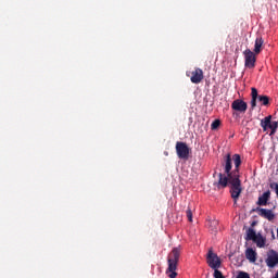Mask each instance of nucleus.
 <instances>
[{
    "instance_id": "2eb2a0df",
    "label": "nucleus",
    "mask_w": 278,
    "mask_h": 278,
    "mask_svg": "<svg viewBox=\"0 0 278 278\" xmlns=\"http://www.w3.org/2000/svg\"><path fill=\"white\" fill-rule=\"evenodd\" d=\"M261 125L263 129H266L267 127L270 126V116L265 117L262 122Z\"/></svg>"
},
{
    "instance_id": "9d476101",
    "label": "nucleus",
    "mask_w": 278,
    "mask_h": 278,
    "mask_svg": "<svg viewBox=\"0 0 278 278\" xmlns=\"http://www.w3.org/2000/svg\"><path fill=\"white\" fill-rule=\"evenodd\" d=\"M258 215L262 216V218H266L267 220H275V213L273 210L268 208H257Z\"/></svg>"
},
{
    "instance_id": "1a4fd4ad",
    "label": "nucleus",
    "mask_w": 278,
    "mask_h": 278,
    "mask_svg": "<svg viewBox=\"0 0 278 278\" xmlns=\"http://www.w3.org/2000/svg\"><path fill=\"white\" fill-rule=\"evenodd\" d=\"M191 83L192 84H201V81H203V70L201 68H195L192 73H191Z\"/></svg>"
},
{
    "instance_id": "412c9836",
    "label": "nucleus",
    "mask_w": 278,
    "mask_h": 278,
    "mask_svg": "<svg viewBox=\"0 0 278 278\" xmlns=\"http://www.w3.org/2000/svg\"><path fill=\"white\" fill-rule=\"evenodd\" d=\"M187 218H188L189 223H192V211L190 208L187 210Z\"/></svg>"
},
{
    "instance_id": "4be33fe9",
    "label": "nucleus",
    "mask_w": 278,
    "mask_h": 278,
    "mask_svg": "<svg viewBox=\"0 0 278 278\" xmlns=\"http://www.w3.org/2000/svg\"><path fill=\"white\" fill-rule=\"evenodd\" d=\"M257 105V98H252L251 100V108L252 110Z\"/></svg>"
},
{
    "instance_id": "ddd939ff",
    "label": "nucleus",
    "mask_w": 278,
    "mask_h": 278,
    "mask_svg": "<svg viewBox=\"0 0 278 278\" xmlns=\"http://www.w3.org/2000/svg\"><path fill=\"white\" fill-rule=\"evenodd\" d=\"M262 47H264V39H262V37H257L254 43V53H256V55L262 53Z\"/></svg>"
},
{
    "instance_id": "4468645a",
    "label": "nucleus",
    "mask_w": 278,
    "mask_h": 278,
    "mask_svg": "<svg viewBox=\"0 0 278 278\" xmlns=\"http://www.w3.org/2000/svg\"><path fill=\"white\" fill-rule=\"evenodd\" d=\"M210 225V229L211 231H213V233H216V231H218V220L213 219L211 222H208Z\"/></svg>"
},
{
    "instance_id": "f8f14e48",
    "label": "nucleus",
    "mask_w": 278,
    "mask_h": 278,
    "mask_svg": "<svg viewBox=\"0 0 278 278\" xmlns=\"http://www.w3.org/2000/svg\"><path fill=\"white\" fill-rule=\"evenodd\" d=\"M268 201H270V191H266L258 197L257 205H268Z\"/></svg>"
},
{
    "instance_id": "a211bd4d",
    "label": "nucleus",
    "mask_w": 278,
    "mask_h": 278,
    "mask_svg": "<svg viewBox=\"0 0 278 278\" xmlns=\"http://www.w3.org/2000/svg\"><path fill=\"white\" fill-rule=\"evenodd\" d=\"M218 127H220V119H215L211 125V129H218Z\"/></svg>"
},
{
    "instance_id": "39448f33",
    "label": "nucleus",
    "mask_w": 278,
    "mask_h": 278,
    "mask_svg": "<svg viewBox=\"0 0 278 278\" xmlns=\"http://www.w3.org/2000/svg\"><path fill=\"white\" fill-rule=\"evenodd\" d=\"M176 152L180 160H188V155H190V148H188V144L184 142H177Z\"/></svg>"
},
{
    "instance_id": "aec40b11",
    "label": "nucleus",
    "mask_w": 278,
    "mask_h": 278,
    "mask_svg": "<svg viewBox=\"0 0 278 278\" xmlns=\"http://www.w3.org/2000/svg\"><path fill=\"white\" fill-rule=\"evenodd\" d=\"M237 278H251V276H249L248 273L240 271L239 275L237 276Z\"/></svg>"
},
{
    "instance_id": "20e7f679",
    "label": "nucleus",
    "mask_w": 278,
    "mask_h": 278,
    "mask_svg": "<svg viewBox=\"0 0 278 278\" xmlns=\"http://www.w3.org/2000/svg\"><path fill=\"white\" fill-rule=\"evenodd\" d=\"M206 263L210 266V268L216 269L220 267V257L214 251L210 250L206 255Z\"/></svg>"
},
{
    "instance_id": "f03ea898",
    "label": "nucleus",
    "mask_w": 278,
    "mask_h": 278,
    "mask_svg": "<svg viewBox=\"0 0 278 278\" xmlns=\"http://www.w3.org/2000/svg\"><path fill=\"white\" fill-rule=\"evenodd\" d=\"M180 251L179 248H174L168 256V268L166 270L169 278L177 277V263L179 262Z\"/></svg>"
},
{
    "instance_id": "423d86ee",
    "label": "nucleus",
    "mask_w": 278,
    "mask_h": 278,
    "mask_svg": "<svg viewBox=\"0 0 278 278\" xmlns=\"http://www.w3.org/2000/svg\"><path fill=\"white\" fill-rule=\"evenodd\" d=\"M245 60V68H255V52L251 51V49H247L243 52Z\"/></svg>"
},
{
    "instance_id": "6ab92c4d",
    "label": "nucleus",
    "mask_w": 278,
    "mask_h": 278,
    "mask_svg": "<svg viewBox=\"0 0 278 278\" xmlns=\"http://www.w3.org/2000/svg\"><path fill=\"white\" fill-rule=\"evenodd\" d=\"M213 270H214V277H215V278H225V277L223 276V273H222L220 270H218V268L213 269Z\"/></svg>"
},
{
    "instance_id": "7ed1b4c3",
    "label": "nucleus",
    "mask_w": 278,
    "mask_h": 278,
    "mask_svg": "<svg viewBox=\"0 0 278 278\" xmlns=\"http://www.w3.org/2000/svg\"><path fill=\"white\" fill-rule=\"evenodd\" d=\"M245 240L254 241L258 249H264L266 247V238L261 233L255 232L252 228L248 229Z\"/></svg>"
},
{
    "instance_id": "dca6fc26",
    "label": "nucleus",
    "mask_w": 278,
    "mask_h": 278,
    "mask_svg": "<svg viewBox=\"0 0 278 278\" xmlns=\"http://www.w3.org/2000/svg\"><path fill=\"white\" fill-rule=\"evenodd\" d=\"M258 101H261V103H263V105H268V103H269L268 96H260Z\"/></svg>"
},
{
    "instance_id": "f3484780",
    "label": "nucleus",
    "mask_w": 278,
    "mask_h": 278,
    "mask_svg": "<svg viewBox=\"0 0 278 278\" xmlns=\"http://www.w3.org/2000/svg\"><path fill=\"white\" fill-rule=\"evenodd\" d=\"M268 127H269V129H271L273 134H275V131H277L278 123L270 122Z\"/></svg>"
},
{
    "instance_id": "5701e85b",
    "label": "nucleus",
    "mask_w": 278,
    "mask_h": 278,
    "mask_svg": "<svg viewBox=\"0 0 278 278\" xmlns=\"http://www.w3.org/2000/svg\"><path fill=\"white\" fill-rule=\"evenodd\" d=\"M252 99H257V89L252 88Z\"/></svg>"
},
{
    "instance_id": "9b49d317",
    "label": "nucleus",
    "mask_w": 278,
    "mask_h": 278,
    "mask_svg": "<svg viewBox=\"0 0 278 278\" xmlns=\"http://www.w3.org/2000/svg\"><path fill=\"white\" fill-rule=\"evenodd\" d=\"M245 257L251 264H255L257 262V252L253 248H248L245 250Z\"/></svg>"
},
{
    "instance_id": "f257e3e1",
    "label": "nucleus",
    "mask_w": 278,
    "mask_h": 278,
    "mask_svg": "<svg viewBox=\"0 0 278 278\" xmlns=\"http://www.w3.org/2000/svg\"><path fill=\"white\" fill-rule=\"evenodd\" d=\"M242 160L240 154H227L224 164V174H218V188L230 187V194L235 203H237L242 193V184L240 181V165Z\"/></svg>"
},
{
    "instance_id": "0eeeda50",
    "label": "nucleus",
    "mask_w": 278,
    "mask_h": 278,
    "mask_svg": "<svg viewBox=\"0 0 278 278\" xmlns=\"http://www.w3.org/2000/svg\"><path fill=\"white\" fill-rule=\"evenodd\" d=\"M231 108H232V110H235V112H240L241 114H244V112H247L249 105L243 100L237 99L232 102Z\"/></svg>"
},
{
    "instance_id": "6e6552de",
    "label": "nucleus",
    "mask_w": 278,
    "mask_h": 278,
    "mask_svg": "<svg viewBox=\"0 0 278 278\" xmlns=\"http://www.w3.org/2000/svg\"><path fill=\"white\" fill-rule=\"evenodd\" d=\"M265 262L268 268H275V266L278 264V253L275 252V250L269 251Z\"/></svg>"
}]
</instances>
